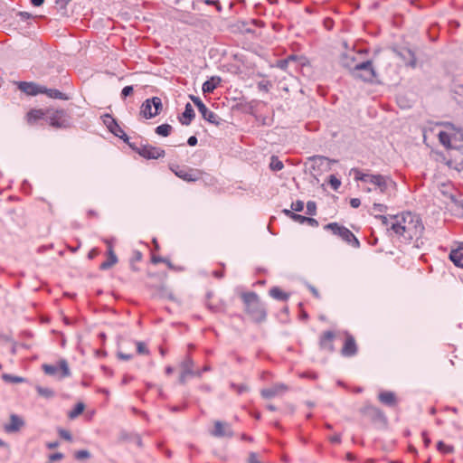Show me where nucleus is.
Segmentation results:
<instances>
[{
	"label": "nucleus",
	"mask_w": 463,
	"mask_h": 463,
	"mask_svg": "<svg viewBox=\"0 0 463 463\" xmlns=\"http://www.w3.org/2000/svg\"><path fill=\"white\" fill-rule=\"evenodd\" d=\"M386 228L391 236L406 243L411 241H418L424 232L420 217L411 212H403L391 216V222Z\"/></svg>",
	"instance_id": "f257e3e1"
},
{
	"label": "nucleus",
	"mask_w": 463,
	"mask_h": 463,
	"mask_svg": "<svg viewBox=\"0 0 463 463\" xmlns=\"http://www.w3.org/2000/svg\"><path fill=\"white\" fill-rule=\"evenodd\" d=\"M443 128L438 133L439 143L449 152H459L463 150V129L451 123H441Z\"/></svg>",
	"instance_id": "f03ea898"
},
{
	"label": "nucleus",
	"mask_w": 463,
	"mask_h": 463,
	"mask_svg": "<svg viewBox=\"0 0 463 463\" xmlns=\"http://www.w3.org/2000/svg\"><path fill=\"white\" fill-rule=\"evenodd\" d=\"M354 179L365 184H372L373 187H367L364 190L371 192L373 189H379L382 194H385L390 186H395L396 184L391 177L383 175L364 174L359 169H354Z\"/></svg>",
	"instance_id": "7ed1b4c3"
},
{
	"label": "nucleus",
	"mask_w": 463,
	"mask_h": 463,
	"mask_svg": "<svg viewBox=\"0 0 463 463\" xmlns=\"http://www.w3.org/2000/svg\"><path fill=\"white\" fill-rule=\"evenodd\" d=\"M246 312L255 322H262L266 318V310L255 292L241 294Z\"/></svg>",
	"instance_id": "20e7f679"
},
{
	"label": "nucleus",
	"mask_w": 463,
	"mask_h": 463,
	"mask_svg": "<svg viewBox=\"0 0 463 463\" xmlns=\"http://www.w3.org/2000/svg\"><path fill=\"white\" fill-rule=\"evenodd\" d=\"M324 229L331 232L334 235L341 238L345 242L354 248L360 247V241L355 235L346 227L337 222H330L324 226Z\"/></svg>",
	"instance_id": "39448f33"
},
{
	"label": "nucleus",
	"mask_w": 463,
	"mask_h": 463,
	"mask_svg": "<svg viewBox=\"0 0 463 463\" xmlns=\"http://www.w3.org/2000/svg\"><path fill=\"white\" fill-rule=\"evenodd\" d=\"M49 124L55 128H69L71 127V117L65 109H47Z\"/></svg>",
	"instance_id": "423d86ee"
},
{
	"label": "nucleus",
	"mask_w": 463,
	"mask_h": 463,
	"mask_svg": "<svg viewBox=\"0 0 463 463\" xmlns=\"http://www.w3.org/2000/svg\"><path fill=\"white\" fill-rule=\"evenodd\" d=\"M351 76L363 81L371 82L376 77L373 61L370 60L362 61L351 71Z\"/></svg>",
	"instance_id": "0eeeda50"
},
{
	"label": "nucleus",
	"mask_w": 463,
	"mask_h": 463,
	"mask_svg": "<svg viewBox=\"0 0 463 463\" xmlns=\"http://www.w3.org/2000/svg\"><path fill=\"white\" fill-rule=\"evenodd\" d=\"M163 109V104L159 97H153L146 99L140 107V115L149 119L158 115Z\"/></svg>",
	"instance_id": "6e6552de"
},
{
	"label": "nucleus",
	"mask_w": 463,
	"mask_h": 463,
	"mask_svg": "<svg viewBox=\"0 0 463 463\" xmlns=\"http://www.w3.org/2000/svg\"><path fill=\"white\" fill-rule=\"evenodd\" d=\"M128 146L146 159H157L165 156V150L161 147L153 146L151 145L137 146L136 143H128Z\"/></svg>",
	"instance_id": "1a4fd4ad"
},
{
	"label": "nucleus",
	"mask_w": 463,
	"mask_h": 463,
	"mask_svg": "<svg viewBox=\"0 0 463 463\" xmlns=\"http://www.w3.org/2000/svg\"><path fill=\"white\" fill-rule=\"evenodd\" d=\"M43 371L48 375H56L59 373L60 378L69 377L71 371L66 360L61 359L57 365L44 364L42 365Z\"/></svg>",
	"instance_id": "9d476101"
},
{
	"label": "nucleus",
	"mask_w": 463,
	"mask_h": 463,
	"mask_svg": "<svg viewBox=\"0 0 463 463\" xmlns=\"http://www.w3.org/2000/svg\"><path fill=\"white\" fill-rule=\"evenodd\" d=\"M289 391V387L282 383H274L272 386L264 388L260 391V395L264 399H272L280 397Z\"/></svg>",
	"instance_id": "9b49d317"
},
{
	"label": "nucleus",
	"mask_w": 463,
	"mask_h": 463,
	"mask_svg": "<svg viewBox=\"0 0 463 463\" xmlns=\"http://www.w3.org/2000/svg\"><path fill=\"white\" fill-rule=\"evenodd\" d=\"M358 352V346L354 337L349 334L345 333L344 345L341 349V354L345 357L354 356Z\"/></svg>",
	"instance_id": "f8f14e48"
},
{
	"label": "nucleus",
	"mask_w": 463,
	"mask_h": 463,
	"mask_svg": "<svg viewBox=\"0 0 463 463\" xmlns=\"http://www.w3.org/2000/svg\"><path fill=\"white\" fill-rule=\"evenodd\" d=\"M104 123L107 125L108 128L113 133L116 137L123 139L126 143H130L128 141V135L124 132V130L120 128L118 122L113 118L110 115L106 114L104 116Z\"/></svg>",
	"instance_id": "ddd939ff"
},
{
	"label": "nucleus",
	"mask_w": 463,
	"mask_h": 463,
	"mask_svg": "<svg viewBox=\"0 0 463 463\" xmlns=\"http://www.w3.org/2000/svg\"><path fill=\"white\" fill-rule=\"evenodd\" d=\"M174 173L179 178L186 182H195L200 178L201 173L199 170L176 166L173 169Z\"/></svg>",
	"instance_id": "4468645a"
},
{
	"label": "nucleus",
	"mask_w": 463,
	"mask_h": 463,
	"mask_svg": "<svg viewBox=\"0 0 463 463\" xmlns=\"http://www.w3.org/2000/svg\"><path fill=\"white\" fill-rule=\"evenodd\" d=\"M388 210V206L383 203H373L371 214L373 215L376 219H379L383 225L385 227L389 226V223L391 222V216L392 215H384Z\"/></svg>",
	"instance_id": "2eb2a0df"
},
{
	"label": "nucleus",
	"mask_w": 463,
	"mask_h": 463,
	"mask_svg": "<svg viewBox=\"0 0 463 463\" xmlns=\"http://www.w3.org/2000/svg\"><path fill=\"white\" fill-rule=\"evenodd\" d=\"M365 51H360L358 52H355L354 51L348 52L346 53H344L341 57V64L348 68L351 71L355 68V65L361 61L359 60V56L362 55Z\"/></svg>",
	"instance_id": "dca6fc26"
},
{
	"label": "nucleus",
	"mask_w": 463,
	"mask_h": 463,
	"mask_svg": "<svg viewBox=\"0 0 463 463\" xmlns=\"http://www.w3.org/2000/svg\"><path fill=\"white\" fill-rule=\"evenodd\" d=\"M205 305L213 313H222L225 311L224 302L216 298L213 292H208L206 294Z\"/></svg>",
	"instance_id": "f3484780"
},
{
	"label": "nucleus",
	"mask_w": 463,
	"mask_h": 463,
	"mask_svg": "<svg viewBox=\"0 0 463 463\" xmlns=\"http://www.w3.org/2000/svg\"><path fill=\"white\" fill-rule=\"evenodd\" d=\"M336 335L334 331L323 332L319 338V346L322 350H326L329 353L334 352V340Z\"/></svg>",
	"instance_id": "a211bd4d"
},
{
	"label": "nucleus",
	"mask_w": 463,
	"mask_h": 463,
	"mask_svg": "<svg viewBox=\"0 0 463 463\" xmlns=\"http://www.w3.org/2000/svg\"><path fill=\"white\" fill-rule=\"evenodd\" d=\"M18 89L23 91L24 93L30 95V96H35L37 94H42L43 86L38 85L34 82H27V81H20L17 82Z\"/></svg>",
	"instance_id": "6ab92c4d"
},
{
	"label": "nucleus",
	"mask_w": 463,
	"mask_h": 463,
	"mask_svg": "<svg viewBox=\"0 0 463 463\" xmlns=\"http://www.w3.org/2000/svg\"><path fill=\"white\" fill-rule=\"evenodd\" d=\"M182 374H181V381L184 382V378L187 375H193V376H201L202 373L200 371H194V361L190 355H187L186 358L182 363Z\"/></svg>",
	"instance_id": "aec40b11"
},
{
	"label": "nucleus",
	"mask_w": 463,
	"mask_h": 463,
	"mask_svg": "<svg viewBox=\"0 0 463 463\" xmlns=\"http://www.w3.org/2000/svg\"><path fill=\"white\" fill-rule=\"evenodd\" d=\"M106 243L108 245V252H107V260L103 261L99 269L102 270H106L110 269L112 266H114L118 262V258L114 252L113 246L109 241H106Z\"/></svg>",
	"instance_id": "412c9836"
},
{
	"label": "nucleus",
	"mask_w": 463,
	"mask_h": 463,
	"mask_svg": "<svg viewBox=\"0 0 463 463\" xmlns=\"http://www.w3.org/2000/svg\"><path fill=\"white\" fill-rule=\"evenodd\" d=\"M212 434L215 437H231L232 436V432L231 430V428L228 424L223 423L222 421H215L214 423V429L212 431Z\"/></svg>",
	"instance_id": "4be33fe9"
},
{
	"label": "nucleus",
	"mask_w": 463,
	"mask_h": 463,
	"mask_svg": "<svg viewBox=\"0 0 463 463\" xmlns=\"http://www.w3.org/2000/svg\"><path fill=\"white\" fill-rule=\"evenodd\" d=\"M199 112L202 114L203 119L208 121L209 123L213 124L215 126H219L221 124V118L216 113L210 110L206 106H204L203 109H201Z\"/></svg>",
	"instance_id": "5701e85b"
},
{
	"label": "nucleus",
	"mask_w": 463,
	"mask_h": 463,
	"mask_svg": "<svg viewBox=\"0 0 463 463\" xmlns=\"http://www.w3.org/2000/svg\"><path fill=\"white\" fill-rule=\"evenodd\" d=\"M24 425V420L17 415L12 414L10 423L5 426L6 432H16Z\"/></svg>",
	"instance_id": "b1692460"
},
{
	"label": "nucleus",
	"mask_w": 463,
	"mask_h": 463,
	"mask_svg": "<svg viewBox=\"0 0 463 463\" xmlns=\"http://www.w3.org/2000/svg\"><path fill=\"white\" fill-rule=\"evenodd\" d=\"M195 113L190 103H187L184 108V111L179 117V121L182 125L188 126L194 118Z\"/></svg>",
	"instance_id": "393cba45"
},
{
	"label": "nucleus",
	"mask_w": 463,
	"mask_h": 463,
	"mask_svg": "<svg viewBox=\"0 0 463 463\" xmlns=\"http://www.w3.org/2000/svg\"><path fill=\"white\" fill-rule=\"evenodd\" d=\"M449 260L459 268L463 269V243L457 249L451 250L449 253Z\"/></svg>",
	"instance_id": "a878e982"
},
{
	"label": "nucleus",
	"mask_w": 463,
	"mask_h": 463,
	"mask_svg": "<svg viewBox=\"0 0 463 463\" xmlns=\"http://www.w3.org/2000/svg\"><path fill=\"white\" fill-rule=\"evenodd\" d=\"M378 398L382 403H383L387 406L392 407L397 404V399H396L395 393L392 392H388V391L382 392H380Z\"/></svg>",
	"instance_id": "bb28decb"
},
{
	"label": "nucleus",
	"mask_w": 463,
	"mask_h": 463,
	"mask_svg": "<svg viewBox=\"0 0 463 463\" xmlns=\"http://www.w3.org/2000/svg\"><path fill=\"white\" fill-rule=\"evenodd\" d=\"M221 82V79L219 77H212L210 80H206L202 87L203 92L212 93L218 87Z\"/></svg>",
	"instance_id": "cd10ccee"
},
{
	"label": "nucleus",
	"mask_w": 463,
	"mask_h": 463,
	"mask_svg": "<svg viewBox=\"0 0 463 463\" xmlns=\"http://www.w3.org/2000/svg\"><path fill=\"white\" fill-rule=\"evenodd\" d=\"M42 94L47 95L49 98L52 99H62L67 100L69 98L64 94L63 92L60 91L56 89H47L46 87L43 86Z\"/></svg>",
	"instance_id": "c85d7f7f"
},
{
	"label": "nucleus",
	"mask_w": 463,
	"mask_h": 463,
	"mask_svg": "<svg viewBox=\"0 0 463 463\" xmlns=\"http://www.w3.org/2000/svg\"><path fill=\"white\" fill-rule=\"evenodd\" d=\"M47 118V109H31L27 113V118L29 122H34L38 119Z\"/></svg>",
	"instance_id": "c756f323"
},
{
	"label": "nucleus",
	"mask_w": 463,
	"mask_h": 463,
	"mask_svg": "<svg viewBox=\"0 0 463 463\" xmlns=\"http://www.w3.org/2000/svg\"><path fill=\"white\" fill-rule=\"evenodd\" d=\"M269 295L270 297H272L273 298L275 299H278V300H281V301H286L288 300V298H289V294L282 291L278 287H273L269 289Z\"/></svg>",
	"instance_id": "7c9ffc66"
},
{
	"label": "nucleus",
	"mask_w": 463,
	"mask_h": 463,
	"mask_svg": "<svg viewBox=\"0 0 463 463\" xmlns=\"http://www.w3.org/2000/svg\"><path fill=\"white\" fill-rule=\"evenodd\" d=\"M173 130V128L169 124H162L156 128V133L162 137H168Z\"/></svg>",
	"instance_id": "2f4dec72"
},
{
	"label": "nucleus",
	"mask_w": 463,
	"mask_h": 463,
	"mask_svg": "<svg viewBox=\"0 0 463 463\" xmlns=\"http://www.w3.org/2000/svg\"><path fill=\"white\" fill-rule=\"evenodd\" d=\"M269 167L272 171H280L283 169L284 164L279 159L278 156H272L270 158Z\"/></svg>",
	"instance_id": "473e14b6"
},
{
	"label": "nucleus",
	"mask_w": 463,
	"mask_h": 463,
	"mask_svg": "<svg viewBox=\"0 0 463 463\" xmlns=\"http://www.w3.org/2000/svg\"><path fill=\"white\" fill-rule=\"evenodd\" d=\"M84 404L82 402H78L75 407L73 408V410H71L69 413H68V416L70 419H75L76 417H78L80 414H81L84 411Z\"/></svg>",
	"instance_id": "72a5a7b5"
},
{
	"label": "nucleus",
	"mask_w": 463,
	"mask_h": 463,
	"mask_svg": "<svg viewBox=\"0 0 463 463\" xmlns=\"http://www.w3.org/2000/svg\"><path fill=\"white\" fill-rule=\"evenodd\" d=\"M36 391L40 396H43L44 398H52L54 396V392L50 388H44L42 386H36Z\"/></svg>",
	"instance_id": "f704fd0d"
},
{
	"label": "nucleus",
	"mask_w": 463,
	"mask_h": 463,
	"mask_svg": "<svg viewBox=\"0 0 463 463\" xmlns=\"http://www.w3.org/2000/svg\"><path fill=\"white\" fill-rule=\"evenodd\" d=\"M2 378H3L5 382L13 383H24V382H25V379H24V378H23V377L16 376V375H12V374H8V373H4V374L2 375Z\"/></svg>",
	"instance_id": "c9c22d12"
},
{
	"label": "nucleus",
	"mask_w": 463,
	"mask_h": 463,
	"mask_svg": "<svg viewBox=\"0 0 463 463\" xmlns=\"http://www.w3.org/2000/svg\"><path fill=\"white\" fill-rule=\"evenodd\" d=\"M230 387L232 391H234L237 394H242L246 392L249 391V387L244 384V383H241V384H236L234 383H232L230 384Z\"/></svg>",
	"instance_id": "e433bc0d"
},
{
	"label": "nucleus",
	"mask_w": 463,
	"mask_h": 463,
	"mask_svg": "<svg viewBox=\"0 0 463 463\" xmlns=\"http://www.w3.org/2000/svg\"><path fill=\"white\" fill-rule=\"evenodd\" d=\"M437 449L443 454H449L454 451V449L452 446L445 444L443 441H439L437 443Z\"/></svg>",
	"instance_id": "4c0bfd02"
},
{
	"label": "nucleus",
	"mask_w": 463,
	"mask_h": 463,
	"mask_svg": "<svg viewBox=\"0 0 463 463\" xmlns=\"http://www.w3.org/2000/svg\"><path fill=\"white\" fill-rule=\"evenodd\" d=\"M151 262L153 264L165 263L167 265V267H169L170 269H173V265L170 262V260L165 258L160 257V256L152 255Z\"/></svg>",
	"instance_id": "58836bf2"
},
{
	"label": "nucleus",
	"mask_w": 463,
	"mask_h": 463,
	"mask_svg": "<svg viewBox=\"0 0 463 463\" xmlns=\"http://www.w3.org/2000/svg\"><path fill=\"white\" fill-rule=\"evenodd\" d=\"M137 353L138 354H148L149 350L144 342H136Z\"/></svg>",
	"instance_id": "ea45409f"
},
{
	"label": "nucleus",
	"mask_w": 463,
	"mask_h": 463,
	"mask_svg": "<svg viewBox=\"0 0 463 463\" xmlns=\"http://www.w3.org/2000/svg\"><path fill=\"white\" fill-rule=\"evenodd\" d=\"M142 253L139 250H135L133 252L132 258H131V267L134 270H137V269L135 267L134 263L138 262L142 260Z\"/></svg>",
	"instance_id": "a19ab883"
},
{
	"label": "nucleus",
	"mask_w": 463,
	"mask_h": 463,
	"mask_svg": "<svg viewBox=\"0 0 463 463\" xmlns=\"http://www.w3.org/2000/svg\"><path fill=\"white\" fill-rule=\"evenodd\" d=\"M74 457L78 460H83L89 458L90 457V454L88 450L82 449L75 452Z\"/></svg>",
	"instance_id": "79ce46f5"
},
{
	"label": "nucleus",
	"mask_w": 463,
	"mask_h": 463,
	"mask_svg": "<svg viewBox=\"0 0 463 463\" xmlns=\"http://www.w3.org/2000/svg\"><path fill=\"white\" fill-rule=\"evenodd\" d=\"M317 213V204L313 201H309L307 203V214L315 215Z\"/></svg>",
	"instance_id": "37998d69"
},
{
	"label": "nucleus",
	"mask_w": 463,
	"mask_h": 463,
	"mask_svg": "<svg viewBox=\"0 0 463 463\" xmlns=\"http://www.w3.org/2000/svg\"><path fill=\"white\" fill-rule=\"evenodd\" d=\"M406 52H407L408 56L410 57V61H409L408 65L414 68L417 64V59H416L415 53L410 49L406 50Z\"/></svg>",
	"instance_id": "c03bdc74"
},
{
	"label": "nucleus",
	"mask_w": 463,
	"mask_h": 463,
	"mask_svg": "<svg viewBox=\"0 0 463 463\" xmlns=\"http://www.w3.org/2000/svg\"><path fill=\"white\" fill-rule=\"evenodd\" d=\"M295 60H296V56L295 55H291V56H289L288 58H287L285 60L279 61L278 66L280 69H282V70H286L288 62L291 61H295Z\"/></svg>",
	"instance_id": "a18cd8bd"
},
{
	"label": "nucleus",
	"mask_w": 463,
	"mask_h": 463,
	"mask_svg": "<svg viewBox=\"0 0 463 463\" xmlns=\"http://www.w3.org/2000/svg\"><path fill=\"white\" fill-rule=\"evenodd\" d=\"M291 209L294 212H302L304 210V203L302 201H300V200L293 202L291 203Z\"/></svg>",
	"instance_id": "49530a36"
},
{
	"label": "nucleus",
	"mask_w": 463,
	"mask_h": 463,
	"mask_svg": "<svg viewBox=\"0 0 463 463\" xmlns=\"http://www.w3.org/2000/svg\"><path fill=\"white\" fill-rule=\"evenodd\" d=\"M329 184L334 190H337L341 185V182L335 175H330Z\"/></svg>",
	"instance_id": "de8ad7c7"
},
{
	"label": "nucleus",
	"mask_w": 463,
	"mask_h": 463,
	"mask_svg": "<svg viewBox=\"0 0 463 463\" xmlns=\"http://www.w3.org/2000/svg\"><path fill=\"white\" fill-rule=\"evenodd\" d=\"M134 89L132 86H126L121 90V98L126 99L127 97L133 94Z\"/></svg>",
	"instance_id": "09e8293b"
},
{
	"label": "nucleus",
	"mask_w": 463,
	"mask_h": 463,
	"mask_svg": "<svg viewBox=\"0 0 463 463\" xmlns=\"http://www.w3.org/2000/svg\"><path fill=\"white\" fill-rule=\"evenodd\" d=\"M270 83L268 80H262L258 83V89L261 91L268 92L269 90Z\"/></svg>",
	"instance_id": "8fccbe9b"
},
{
	"label": "nucleus",
	"mask_w": 463,
	"mask_h": 463,
	"mask_svg": "<svg viewBox=\"0 0 463 463\" xmlns=\"http://www.w3.org/2000/svg\"><path fill=\"white\" fill-rule=\"evenodd\" d=\"M190 98H191L192 101L194 102V104L197 107L198 110H200L201 109H203V107L205 106V104L201 100V99L199 97L191 96Z\"/></svg>",
	"instance_id": "3c124183"
},
{
	"label": "nucleus",
	"mask_w": 463,
	"mask_h": 463,
	"mask_svg": "<svg viewBox=\"0 0 463 463\" xmlns=\"http://www.w3.org/2000/svg\"><path fill=\"white\" fill-rule=\"evenodd\" d=\"M59 435L61 438H62L68 441H71V439H72L71 433L66 430H62V429L59 430Z\"/></svg>",
	"instance_id": "603ef678"
},
{
	"label": "nucleus",
	"mask_w": 463,
	"mask_h": 463,
	"mask_svg": "<svg viewBox=\"0 0 463 463\" xmlns=\"http://www.w3.org/2000/svg\"><path fill=\"white\" fill-rule=\"evenodd\" d=\"M203 3L207 5H214L218 11L222 10V5L218 0H204Z\"/></svg>",
	"instance_id": "864d4df0"
},
{
	"label": "nucleus",
	"mask_w": 463,
	"mask_h": 463,
	"mask_svg": "<svg viewBox=\"0 0 463 463\" xmlns=\"http://www.w3.org/2000/svg\"><path fill=\"white\" fill-rule=\"evenodd\" d=\"M305 223H307V225L312 226V227H317L318 226V222L316 219L311 218V217H307L306 216Z\"/></svg>",
	"instance_id": "5fc2aeb1"
},
{
	"label": "nucleus",
	"mask_w": 463,
	"mask_h": 463,
	"mask_svg": "<svg viewBox=\"0 0 463 463\" xmlns=\"http://www.w3.org/2000/svg\"><path fill=\"white\" fill-rule=\"evenodd\" d=\"M305 219H306V216H303V215H300V214H298L295 213L294 215H292V220L297 222H299V223H305Z\"/></svg>",
	"instance_id": "6e6d98bb"
},
{
	"label": "nucleus",
	"mask_w": 463,
	"mask_h": 463,
	"mask_svg": "<svg viewBox=\"0 0 463 463\" xmlns=\"http://www.w3.org/2000/svg\"><path fill=\"white\" fill-rule=\"evenodd\" d=\"M329 441L334 444H339L341 442V435L335 434L329 437Z\"/></svg>",
	"instance_id": "4d7b16f0"
},
{
	"label": "nucleus",
	"mask_w": 463,
	"mask_h": 463,
	"mask_svg": "<svg viewBox=\"0 0 463 463\" xmlns=\"http://www.w3.org/2000/svg\"><path fill=\"white\" fill-rule=\"evenodd\" d=\"M421 436H422L425 447L428 448L430 444V439L429 438L427 431H422Z\"/></svg>",
	"instance_id": "13d9d810"
},
{
	"label": "nucleus",
	"mask_w": 463,
	"mask_h": 463,
	"mask_svg": "<svg viewBox=\"0 0 463 463\" xmlns=\"http://www.w3.org/2000/svg\"><path fill=\"white\" fill-rule=\"evenodd\" d=\"M99 251L98 249L94 248L92 250H90L88 253V258L90 260H93L94 258H96L98 255H99Z\"/></svg>",
	"instance_id": "bf43d9fd"
},
{
	"label": "nucleus",
	"mask_w": 463,
	"mask_h": 463,
	"mask_svg": "<svg viewBox=\"0 0 463 463\" xmlns=\"http://www.w3.org/2000/svg\"><path fill=\"white\" fill-rule=\"evenodd\" d=\"M324 25L327 30H330L334 25V21L331 18H326L324 20Z\"/></svg>",
	"instance_id": "052dcab7"
},
{
	"label": "nucleus",
	"mask_w": 463,
	"mask_h": 463,
	"mask_svg": "<svg viewBox=\"0 0 463 463\" xmlns=\"http://www.w3.org/2000/svg\"><path fill=\"white\" fill-rule=\"evenodd\" d=\"M350 205L353 207V208H358L360 205H361V201L360 199L358 198H352L350 200Z\"/></svg>",
	"instance_id": "680f3d73"
},
{
	"label": "nucleus",
	"mask_w": 463,
	"mask_h": 463,
	"mask_svg": "<svg viewBox=\"0 0 463 463\" xmlns=\"http://www.w3.org/2000/svg\"><path fill=\"white\" fill-rule=\"evenodd\" d=\"M134 380V377L129 374H125L122 378V384H128Z\"/></svg>",
	"instance_id": "e2e57ef3"
},
{
	"label": "nucleus",
	"mask_w": 463,
	"mask_h": 463,
	"mask_svg": "<svg viewBox=\"0 0 463 463\" xmlns=\"http://www.w3.org/2000/svg\"><path fill=\"white\" fill-rule=\"evenodd\" d=\"M62 458H63V455H62L61 453H59V452H58V453L52 454V455L50 456V459H51L52 461H57V460L61 459Z\"/></svg>",
	"instance_id": "0e129e2a"
},
{
	"label": "nucleus",
	"mask_w": 463,
	"mask_h": 463,
	"mask_svg": "<svg viewBox=\"0 0 463 463\" xmlns=\"http://www.w3.org/2000/svg\"><path fill=\"white\" fill-rule=\"evenodd\" d=\"M308 288L316 298H320V294L314 286L309 285Z\"/></svg>",
	"instance_id": "69168bd1"
},
{
	"label": "nucleus",
	"mask_w": 463,
	"mask_h": 463,
	"mask_svg": "<svg viewBox=\"0 0 463 463\" xmlns=\"http://www.w3.org/2000/svg\"><path fill=\"white\" fill-rule=\"evenodd\" d=\"M197 141H198V140H197L196 137L192 136V137H190L188 138V140H187V144H188L189 146H195V145L197 144Z\"/></svg>",
	"instance_id": "338daca9"
},
{
	"label": "nucleus",
	"mask_w": 463,
	"mask_h": 463,
	"mask_svg": "<svg viewBox=\"0 0 463 463\" xmlns=\"http://www.w3.org/2000/svg\"><path fill=\"white\" fill-rule=\"evenodd\" d=\"M118 355L120 359L125 360V361L130 360L132 358L131 354H127L122 352H118Z\"/></svg>",
	"instance_id": "774afa93"
}]
</instances>
